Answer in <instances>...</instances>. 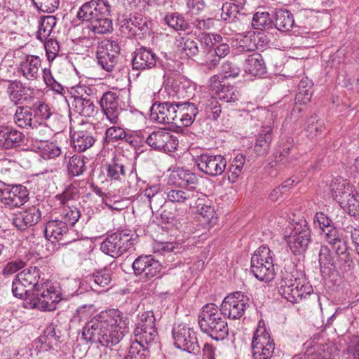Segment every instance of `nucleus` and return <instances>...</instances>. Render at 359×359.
I'll use <instances>...</instances> for the list:
<instances>
[{"label":"nucleus","instance_id":"obj_1","mask_svg":"<svg viewBox=\"0 0 359 359\" xmlns=\"http://www.w3.org/2000/svg\"><path fill=\"white\" fill-rule=\"evenodd\" d=\"M129 320L118 309L100 312L83 328L84 339L99 342L106 347L118 344L128 332Z\"/></svg>","mask_w":359,"mask_h":359},{"label":"nucleus","instance_id":"obj_2","mask_svg":"<svg viewBox=\"0 0 359 359\" xmlns=\"http://www.w3.org/2000/svg\"><path fill=\"white\" fill-rule=\"evenodd\" d=\"M201 330L216 340L224 339L229 334L224 316L214 304L203 306L198 315Z\"/></svg>","mask_w":359,"mask_h":359},{"label":"nucleus","instance_id":"obj_3","mask_svg":"<svg viewBox=\"0 0 359 359\" xmlns=\"http://www.w3.org/2000/svg\"><path fill=\"white\" fill-rule=\"evenodd\" d=\"M312 292V286L304 278L296 277L292 272L282 271L279 292L287 301L297 303Z\"/></svg>","mask_w":359,"mask_h":359},{"label":"nucleus","instance_id":"obj_4","mask_svg":"<svg viewBox=\"0 0 359 359\" xmlns=\"http://www.w3.org/2000/svg\"><path fill=\"white\" fill-rule=\"evenodd\" d=\"M250 271L261 281L270 282L274 278L272 252L267 246H260L252 255Z\"/></svg>","mask_w":359,"mask_h":359},{"label":"nucleus","instance_id":"obj_5","mask_svg":"<svg viewBox=\"0 0 359 359\" xmlns=\"http://www.w3.org/2000/svg\"><path fill=\"white\" fill-rule=\"evenodd\" d=\"M78 198V189L75 187H67L62 194L55 196L50 200L55 208L62 209L61 215L67 226H74L79 220L81 214L73 203Z\"/></svg>","mask_w":359,"mask_h":359},{"label":"nucleus","instance_id":"obj_6","mask_svg":"<svg viewBox=\"0 0 359 359\" xmlns=\"http://www.w3.org/2000/svg\"><path fill=\"white\" fill-rule=\"evenodd\" d=\"M251 346L254 359H271L273 355L274 341L262 320L258 323L252 337Z\"/></svg>","mask_w":359,"mask_h":359},{"label":"nucleus","instance_id":"obj_7","mask_svg":"<svg viewBox=\"0 0 359 359\" xmlns=\"http://www.w3.org/2000/svg\"><path fill=\"white\" fill-rule=\"evenodd\" d=\"M31 300L32 307L41 311H53L56 309V303L60 298L50 283L45 282L32 294Z\"/></svg>","mask_w":359,"mask_h":359},{"label":"nucleus","instance_id":"obj_8","mask_svg":"<svg viewBox=\"0 0 359 359\" xmlns=\"http://www.w3.org/2000/svg\"><path fill=\"white\" fill-rule=\"evenodd\" d=\"M157 337L155 325V317L152 312H145L134 330V340L139 344L149 345L154 341Z\"/></svg>","mask_w":359,"mask_h":359},{"label":"nucleus","instance_id":"obj_9","mask_svg":"<svg viewBox=\"0 0 359 359\" xmlns=\"http://www.w3.org/2000/svg\"><path fill=\"white\" fill-rule=\"evenodd\" d=\"M133 244L129 234L116 232L109 236L100 245L102 252L112 257H118Z\"/></svg>","mask_w":359,"mask_h":359},{"label":"nucleus","instance_id":"obj_10","mask_svg":"<svg viewBox=\"0 0 359 359\" xmlns=\"http://www.w3.org/2000/svg\"><path fill=\"white\" fill-rule=\"evenodd\" d=\"M172 337L175 346L180 349L194 353L200 350L196 332L184 325L180 324L173 328Z\"/></svg>","mask_w":359,"mask_h":359},{"label":"nucleus","instance_id":"obj_11","mask_svg":"<svg viewBox=\"0 0 359 359\" xmlns=\"http://www.w3.org/2000/svg\"><path fill=\"white\" fill-rule=\"evenodd\" d=\"M249 299L241 292L226 296L221 304V311L229 319H240L244 314Z\"/></svg>","mask_w":359,"mask_h":359},{"label":"nucleus","instance_id":"obj_12","mask_svg":"<svg viewBox=\"0 0 359 359\" xmlns=\"http://www.w3.org/2000/svg\"><path fill=\"white\" fill-rule=\"evenodd\" d=\"M111 6L108 0H90L79 9L76 17L79 20L91 22L97 18L110 15Z\"/></svg>","mask_w":359,"mask_h":359},{"label":"nucleus","instance_id":"obj_13","mask_svg":"<svg viewBox=\"0 0 359 359\" xmlns=\"http://www.w3.org/2000/svg\"><path fill=\"white\" fill-rule=\"evenodd\" d=\"M195 163L200 171L211 177L222 175L226 167V161L222 155L203 154L196 156Z\"/></svg>","mask_w":359,"mask_h":359},{"label":"nucleus","instance_id":"obj_14","mask_svg":"<svg viewBox=\"0 0 359 359\" xmlns=\"http://www.w3.org/2000/svg\"><path fill=\"white\" fill-rule=\"evenodd\" d=\"M209 90L213 95L226 102H233L239 99V92L229 85L221 75H214L209 79Z\"/></svg>","mask_w":359,"mask_h":359},{"label":"nucleus","instance_id":"obj_15","mask_svg":"<svg viewBox=\"0 0 359 359\" xmlns=\"http://www.w3.org/2000/svg\"><path fill=\"white\" fill-rule=\"evenodd\" d=\"M161 268V263L151 255L139 256L133 263L135 274L145 280L157 276Z\"/></svg>","mask_w":359,"mask_h":359},{"label":"nucleus","instance_id":"obj_16","mask_svg":"<svg viewBox=\"0 0 359 359\" xmlns=\"http://www.w3.org/2000/svg\"><path fill=\"white\" fill-rule=\"evenodd\" d=\"M146 142L154 149L170 152L174 151L178 144L177 138L163 129L155 130L149 134L146 139Z\"/></svg>","mask_w":359,"mask_h":359},{"label":"nucleus","instance_id":"obj_17","mask_svg":"<svg viewBox=\"0 0 359 359\" xmlns=\"http://www.w3.org/2000/svg\"><path fill=\"white\" fill-rule=\"evenodd\" d=\"M176 102L154 103L150 109V118L152 121L161 124H171L176 117Z\"/></svg>","mask_w":359,"mask_h":359},{"label":"nucleus","instance_id":"obj_18","mask_svg":"<svg viewBox=\"0 0 359 359\" xmlns=\"http://www.w3.org/2000/svg\"><path fill=\"white\" fill-rule=\"evenodd\" d=\"M285 241L294 254L304 252L311 241V233L308 228L295 227L289 235L285 234Z\"/></svg>","mask_w":359,"mask_h":359},{"label":"nucleus","instance_id":"obj_19","mask_svg":"<svg viewBox=\"0 0 359 359\" xmlns=\"http://www.w3.org/2000/svg\"><path fill=\"white\" fill-rule=\"evenodd\" d=\"M100 106L111 123H118L121 107L118 104V96L116 93L112 91L104 93L100 100Z\"/></svg>","mask_w":359,"mask_h":359},{"label":"nucleus","instance_id":"obj_20","mask_svg":"<svg viewBox=\"0 0 359 359\" xmlns=\"http://www.w3.org/2000/svg\"><path fill=\"white\" fill-rule=\"evenodd\" d=\"M27 198L28 191L26 187L17 185L4 190L1 195V201L5 205L15 208L23 205L27 201Z\"/></svg>","mask_w":359,"mask_h":359},{"label":"nucleus","instance_id":"obj_21","mask_svg":"<svg viewBox=\"0 0 359 359\" xmlns=\"http://www.w3.org/2000/svg\"><path fill=\"white\" fill-rule=\"evenodd\" d=\"M41 218V212L36 206H32L14 215L13 224L18 229L24 230L38 223Z\"/></svg>","mask_w":359,"mask_h":359},{"label":"nucleus","instance_id":"obj_22","mask_svg":"<svg viewBox=\"0 0 359 359\" xmlns=\"http://www.w3.org/2000/svg\"><path fill=\"white\" fill-rule=\"evenodd\" d=\"M24 137L22 133L12 126H0V147L2 149H10L19 146Z\"/></svg>","mask_w":359,"mask_h":359},{"label":"nucleus","instance_id":"obj_23","mask_svg":"<svg viewBox=\"0 0 359 359\" xmlns=\"http://www.w3.org/2000/svg\"><path fill=\"white\" fill-rule=\"evenodd\" d=\"M41 69V60L38 56H27L18 67V72L29 81L36 79Z\"/></svg>","mask_w":359,"mask_h":359},{"label":"nucleus","instance_id":"obj_24","mask_svg":"<svg viewBox=\"0 0 359 359\" xmlns=\"http://www.w3.org/2000/svg\"><path fill=\"white\" fill-rule=\"evenodd\" d=\"M156 65V55L150 50L140 48L135 53L132 65L133 69H150Z\"/></svg>","mask_w":359,"mask_h":359},{"label":"nucleus","instance_id":"obj_25","mask_svg":"<svg viewBox=\"0 0 359 359\" xmlns=\"http://www.w3.org/2000/svg\"><path fill=\"white\" fill-rule=\"evenodd\" d=\"M354 191L353 186L350 182L342 177L335 179L330 184L332 196L338 203H341V199L344 200Z\"/></svg>","mask_w":359,"mask_h":359},{"label":"nucleus","instance_id":"obj_26","mask_svg":"<svg viewBox=\"0 0 359 359\" xmlns=\"http://www.w3.org/2000/svg\"><path fill=\"white\" fill-rule=\"evenodd\" d=\"M178 113H181L180 119L175 120L176 127H188L192 124L198 110V107L194 103L181 102L179 104Z\"/></svg>","mask_w":359,"mask_h":359},{"label":"nucleus","instance_id":"obj_27","mask_svg":"<svg viewBox=\"0 0 359 359\" xmlns=\"http://www.w3.org/2000/svg\"><path fill=\"white\" fill-rule=\"evenodd\" d=\"M272 128L269 126H264L256 140L254 151L257 156H263L269 154L272 140Z\"/></svg>","mask_w":359,"mask_h":359},{"label":"nucleus","instance_id":"obj_28","mask_svg":"<svg viewBox=\"0 0 359 359\" xmlns=\"http://www.w3.org/2000/svg\"><path fill=\"white\" fill-rule=\"evenodd\" d=\"M68 226L65 222L58 219L50 220L45 227V236L51 242L60 241L67 232Z\"/></svg>","mask_w":359,"mask_h":359},{"label":"nucleus","instance_id":"obj_29","mask_svg":"<svg viewBox=\"0 0 359 359\" xmlns=\"http://www.w3.org/2000/svg\"><path fill=\"white\" fill-rule=\"evenodd\" d=\"M243 68L246 73L252 76L262 75L266 72L263 57L257 53L248 55L245 60Z\"/></svg>","mask_w":359,"mask_h":359},{"label":"nucleus","instance_id":"obj_30","mask_svg":"<svg viewBox=\"0 0 359 359\" xmlns=\"http://www.w3.org/2000/svg\"><path fill=\"white\" fill-rule=\"evenodd\" d=\"M170 180L177 187L194 186L198 183L196 174L187 170L178 168L170 174Z\"/></svg>","mask_w":359,"mask_h":359},{"label":"nucleus","instance_id":"obj_31","mask_svg":"<svg viewBox=\"0 0 359 359\" xmlns=\"http://www.w3.org/2000/svg\"><path fill=\"white\" fill-rule=\"evenodd\" d=\"M265 36L261 33H255L249 32L245 35L238 36L237 42L238 48L241 49V51H252L256 48H258L259 46L262 47V44H259V42L257 43V41H260L264 39Z\"/></svg>","mask_w":359,"mask_h":359},{"label":"nucleus","instance_id":"obj_32","mask_svg":"<svg viewBox=\"0 0 359 359\" xmlns=\"http://www.w3.org/2000/svg\"><path fill=\"white\" fill-rule=\"evenodd\" d=\"M16 277L20 280L25 286H29L33 290L34 292L41 285V283H39L40 271L35 266L22 270Z\"/></svg>","mask_w":359,"mask_h":359},{"label":"nucleus","instance_id":"obj_33","mask_svg":"<svg viewBox=\"0 0 359 359\" xmlns=\"http://www.w3.org/2000/svg\"><path fill=\"white\" fill-rule=\"evenodd\" d=\"M166 198L172 203L188 204L195 196L191 189H170L165 191Z\"/></svg>","mask_w":359,"mask_h":359},{"label":"nucleus","instance_id":"obj_34","mask_svg":"<svg viewBox=\"0 0 359 359\" xmlns=\"http://www.w3.org/2000/svg\"><path fill=\"white\" fill-rule=\"evenodd\" d=\"M7 93L10 99L13 102H17L21 99L27 100L28 97L34 96V89L29 87H24L18 81L11 82L8 87Z\"/></svg>","mask_w":359,"mask_h":359},{"label":"nucleus","instance_id":"obj_35","mask_svg":"<svg viewBox=\"0 0 359 359\" xmlns=\"http://www.w3.org/2000/svg\"><path fill=\"white\" fill-rule=\"evenodd\" d=\"M95 143V139L88 131H75L72 135V144L79 152H83L90 148Z\"/></svg>","mask_w":359,"mask_h":359},{"label":"nucleus","instance_id":"obj_36","mask_svg":"<svg viewBox=\"0 0 359 359\" xmlns=\"http://www.w3.org/2000/svg\"><path fill=\"white\" fill-rule=\"evenodd\" d=\"M306 135L313 139L320 136L325 130L324 121L318 116H311L306 121Z\"/></svg>","mask_w":359,"mask_h":359},{"label":"nucleus","instance_id":"obj_37","mask_svg":"<svg viewBox=\"0 0 359 359\" xmlns=\"http://www.w3.org/2000/svg\"><path fill=\"white\" fill-rule=\"evenodd\" d=\"M107 176L111 180H121V177L126 176L125 166L122 158L114 156L111 161L107 164Z\"/></svg>","mask_w":359,"mask_h":359},{"label":"nucleus","instance_id":"obj_38","mask_svg":"<svg viewBox=\"0 0 359 359\" xmlns=\"http://www.w3.org/2000/svg\"><path fill=\"white\" fill-rule=\"evenodd\" d=\"M73 105L78 113L86 117L94 116L97 112V107L89 97L74 100Z\"/></svg>","mask_w":359,"mask_h":359},{"label":"nucleus","instance_id":"obj_39","mask_svg":"<svg viewBox=\"0 0 359 359\" xmlns=\"http://www.w3.org/2000/svg\"><path fill=\"white\" fill-rule=\"evenodd\" d=\"M198 107L201 110H204L209 116L212 114V118L215 120L219 118L222 112L220 104L213 96L199 101Z\"/></svg>","mask_w":359,"mask_h":359},{"label":"nucleus","instance_id":"obj_40","mask_svg":"<svg viewBox=\"0 0 359 359\" xmlns=\"http://www.w3.org/2000/svg\"><path fill=\"white\" fill-rule=\"evenodd\" d=\"M313 83L308 78L302 79L299 84V92L296 100L299 104H306L311 101L312 97Z\"/></svg>","mask_w":359,"mask_h":359},{"label":"nucleus","instance_id":"obj_41","mask_svg":"<svg viewBox=\"0 0 359 359\" xmlns=\"http://www.w3.org/2000/svg\"><path fill=\"white\" fill-rule=\"evenodd\" d=\"M292 15L286 10L278 11L276 13L275 26L281 32L289 31L293 26Z\"/></svg>","mask_w":359,"mask_h":359},{"label":"nucleus","instance_id":"obj_42","mask_svg":"<svg viewBox=\"0 0 359 359\" xmlns=\"http://www.w3.org/2000/svg\"><path fill=\"white\" fill-rule=\"evenodd\" d=\"M39 156L45 160L55 159L61 154V149L53 142H41L38 147Z\"/></svg>","mask_w":359,"mask_h":359},{"label":"nucleus","instance_id":"obj_43","mask_svg":"<svg viewBox=\"0 0 359 359\" xmlns=\"http://www.w3.org/2000/svg\"><path fill=\"white\" fill-rule=\"evenodd\" d=\"M109 15L97 18L90 22V29L95 34H104L110 33L113 30V25Z\"/></svg>","mask_w":359,"mask_h":359},{"label":"nucleus","instance_id":"obj_44","mask_svg":"<svg viewBox=\"0 0 359 359\" xmlns=\"http://www.w3.org/2000/svg\"><path fill=\"white\" fill-rule=\"evenodd\" d=\"M56 25V18L49 15L43 18L40 22L37 31V39L41 41H46L50 35L54 26Z\"/></svg>","mask_w":359,"mask_h":359},{"label":"nucleus","instance_id":"obj_45","mask_svg":"<svg viewBox=\"0 0 359 359\" xmlns=\"http://www.w3.org/2000/svg\"><path fill=\"white\" fill-rule=\"evenodd\" d=\"M341 201H342L339 203V205L350 215H359V194L356 191L344 200L341 199Z\"/></svg>","mask_w":359,"mask_h":359},{"label":"nucleus","instance_id":"obj_46","mask_svg":"<svg viewBox=\"0 0 359 359\" xmlns=\"http://www.w3.org/2000/svg\"><path fill=\"white\" fill-rule=\"evenodd\" d=\"M325 241L329 243L332 249L339 255H344L347 250L345 241L340 237L338 230H332L327 233V238Z\"/></svg>","mask_w":359,"mask_h":359},{"label":"nucleus","instance_id":"obj_47","mask_svg":"<svg viewBox=\"0 0 359 359\" xmlns=\"http://www.w3.org/2000/svg\"><path fill=\"white\" fill-rule=\"evenodd\" d=\"M32 116L30 108L20 107L16 109L14 121L20 128L32 126Z\"/></svg>","mask_w":359,"mask_h":359},{"label":"nucleus","instance_id":"obj_48","mask_svg":"<svg viewBox=\"0 0 359 359\" xmlns=\"http://www.w3.org/2000/svg\"><path fill=\"white\" fill-rule=\"evenodd\" d=\"M314 222L318 223L319 228L324 236V239L327 238V233H330L332 230H337L334 226L332 219L324 212H318L315 215Z\"/></svg>","mask_w":359,"mask_h":359},{"label":"nucleus","instance_id":"obj_49","mask_svg":"<svg viewBox=\"0 0 359 359\" xmlns=\"http://www.w3.org/2000/svg\"><path fill=\"white\" fill-rule=\"evenodd\" d=\"M245 163V156L243 154H238L233 160L229 169V180L233 182H236L243 172V165Z\"/></svg>","mask_w":359,"mask_h":359},{"label":"nucleus","instance_id":"obj_50","mask_svg":"<svg viewBox=\"0 0 359 359\" xmlns=\"http://www.w3.org/2000/svg\"><path fill=\"white\" fill-rule=\"evenodd\" d=\"M164 22L170 27L176 31H185L189 27V25L184 18L178 13L166 15L164 18Z\"/></svg>","mask_w":359,"mask_h":359},{"label":"nucleus","instance_id":"obj_51","mask_svg":"<svg viewBox=\"0 0 359 359\" xmlns=\"http://www.w3.org/2000/svg\"><path fill=\"white\" fill-rule=\"evenodd\" d=\"M106 50H102L97 53L98 64L107 72H111L117 63L118 55H107Z\"/></svg>","mask_w":359,"mask_h":359},{"label":"nucleus","instance_id":"obj_52","mask_svg":"<svg viewBox=\"0 0 359 359\" xmlns=\"http://www.w3.org/2000/svg\"><path fill=\"white\" fill-rule=\"evenodd\" d=\"M271 19L268 12H256L252 18V25L256 29H266L271 27Z\"/></svg>","mask_w":359,"mask_h":359},{"label":"nucleus","instance_id":"obj_53","mask_svg":"<svg viewBox=\"0 0 359 359\" xmlns=\"http://www.w3.org/2000/svg\"><path fill=\"white\" fill-rule=\"evenodd\" d=\"M198 212L203 222L211 226L217 222V217L213 207L205 204L200 205Z\"/></svg>","mask_w":359,"mask_h":359},{"label":"nucleus","instance_id":"obj_54","mask_svg":"<svg viewBox=\"0 0 359 359\" xmlns=\"http://www.w3.org/2000/svg\"><path fill=\"white\" fill-rule=\"evenodd\" d=\"M111 271L109 269H104L95 273L90 278V282H93L95 286L92 285L93 290H97L96 286L105 287L111 282Z\"/></svg>","mask_w":359,"mask_h":359},{"label":"nucleus","instance_id":"obj_55","mask_svg":"<svg viewBox=\"0 0 359 359\" xmlns=\"http://www.w3.org/2000/svg\"><path fill=\"white\" fill-rule=\"evenodd\" d=\"M12 292L13 295L20 299H28L34 293L29 286H25L17 277L13 281Z\"/></svg>","mask_w":359,"mask_h":359},{"label":"nucleus","instance_id":"obj_56","mask_svg":"<svg viewBox=\"0 0 359 359\" xmlns=\"http://www.w3.org/2000/svg\"><path fill=\"white\" fill-rule=\"evenodd\" d=\"M68 172L73 176H79L85 170V163L83 159L79 156L74 155L69 158L67 164Z\"/></svg>","mask_w":359,"mask_h":359},{"label":"nucleus","instance_id":"obj_57","mask_svg":"<svg viewBox=\"0 0 359 359\" xmlns=\"http://www.w3.org/2000/svg\"><path fill=\"white\" fill-rule=\"evenodd\" d=\"M239 13V6L234 3L226 2L222 8L221 18L224 21L233 22Z\"/></svg>","mask_w":359,"mask_h":359},{"label":"nucleus","instance_id":"obj_58","mask_svg":"<svg viewBox=\"0 0 359 359\" xmlns=\"http://www.w3.org/2000/svg\"><path fill=\"white\" fill-rule=\"evenodd\" d=\"M147 350L144 345L137 341H133L128 354L124 359H146Z\"/></svg>","mask_w":359,"mask_h":359},{"label":"nucleus","instance_id":"obj_59","mask_svg":"<svg viewBox=\"0 0 359 359\" xmlns=\"http://www.w3.org/2000/svg\"><path fill=\"white\" fill-rule=\"evenodd\" d=\"M36 8L43 13H51L57 9L60 0H33Z\"/></svg>","mask_w":359,"mask_h":359},{"label":"nucleus","instance_id":"obj_60","mask_svg":"<svg viewBox=\"0 0 359 359\" xmlns=\"http://www.w3.org/2000/svg\"><path fill=\"white\" fill-rule=\"evenodd\" d=\"M102 50H106L107 55H118L120 47L115 41L109 39L102 40L98 45L97 53H100Z\"/></svg>","mask_w":359,"mask_h":359},{"label":"nucleus","instance_id":"obj_61","mask_svg":"<svg viewBox=\"0 0 359 359\" xmlns=\"http://www.w3.org/2000/svg\"><path fill=\"white\" fill-rule=\"evenodd\" d=\"M222 74L220 75L226 80L229 77H237L241 72V69L236 64L230 61H226L222 65Z\"/></svg>","mask_w":359,"mask_h":359},{"label":"nucleus","instance_id":"obj_62","mask_svg":"<svg viewBox=\"0 0 359 359\" xmlns=\"http://www.w3.org/2000/svg\"><path fill=\"white\" fill-rule=\"evenodd\" d=\"M126 137V133L123 128L111 126L107 129L105 138L108 142H114L123 140Z\"/></svg>","mask_w":359,"mask_h":359},{"label":"nucleus","instance_id":"obj_63","mask_svg":"<svg viewBox=\"0 0 359 359\" xmlns=\"http://www.w3.org/2000/svg\"><path fill=\"white\" fill-rule=\"evenodd\" d=\"M15 162L7 158L0 159V182L6 180L12 175Z\"/></svg>","mask_w":359,"mask_h":359},{"label":"nucleus","instance_id":"obj_64","mask_svg":"<svg viewBox=\"0 0 359 359\" xmlns=\"http://www.w3.org/2000/svg\"><path fill=\"white\" fill-rule=\"evenodd\" d=\"M92 89L84 85H77L71 88L70 93L74 100L85 99L89 97Z\"/></svg>","mask_w":359,"mask_h":359}]
</instances>
